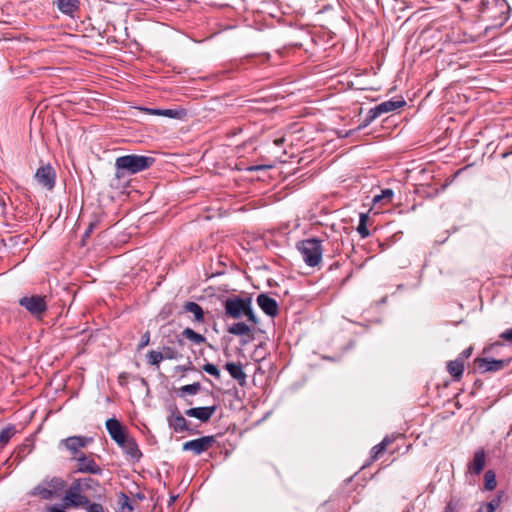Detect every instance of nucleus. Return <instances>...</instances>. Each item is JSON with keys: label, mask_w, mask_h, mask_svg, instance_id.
<instances>
[{"label": "nucleus", "mask_w": 512, "mask_h": 512, "mask_svg": "<svg viewBox=\"0 0 512 512\" xmlns=\"http://www.w3.org/2000/svg\"><path fill=\"white\" fill-rule=\"evenodd\" d=\"M106 429L110 437L122 448L130 460L138 462L141 459L142 452L136 440L129 435L127 429L119 420L115 418L108 419L106 421Z\"/></svg>", "instance_id": "f257e3e1"}, {"label": "nucleus", "mask_w": 512, "mask_h": 512, "mask_svg": "<svg viewBox=\"0 0 512 512\" xmlns=\"http://www.w3.org/2000/svg\"><path fill=\"white\" fill-rule=\"evenodd\" d=\"M155 163V158L144 155L129 154L116 158L115 177L120 180L126 175H133L149 169Z\"/></svg>", "instance_id": "f03ea898"}, {"label": "nucleus", "mask_w": 512, "mask_h": 512, "mask_svg": "<svg viewBox=\"0 0 512 512\" xmlns=\"http://www.w3.org/2000/svg\"><path fill=\"white\" fill-rule=\"evenodd\" d=\"M225 313L228 317L233 319H240L243 316L247 318V321L253 325L258 324V318L252 309V300L250 297L242 298L234 296L228 298L224 303Z\"/></svg>", "instance_id": "7ed1b4c3"}, {"label": "nucleus", "mask_w": 512, "mask_h": 512, "mask_svg": "<svg viewBox=\"0 0 512 512\" xmlns=\"http://www.w3.org/2000/svg\"><path fill=\"white\" fill-rule=\"evenodd\" d=\"M297 250L303 261L310 267L317 266L322 260V241L317 238H308L297 242Z\"/></svg>", "instance_id": "20e7f679"}, {"label": "nucleus", "mask_w": 512, "mask_h": 512, "mask_svg": "<svg viewBox=\"0 0 512 512\" xmlns=\"http://www.w3.org/2000/svg\"><path fill=\"white\" fill-rule=\"evenodd\" d=\"M19 305L25 308L35 319L42 320L48 309V297L46 295L29 294L19 299Z\"/></svg>", "instance_id": "39448f33"}, {"label": "nucleus", "mask_w": 512, "mask_h": 512, "mask_svg": "<svg viewBox=\"0 0 512 512\" xmlns=\"http://www.w3.org/2000/svg\"><path fill=\"white\" fill-rule=\"evenodd\" d=\"M66 486V482L60 477L43 480L39 485L31 491L32 496H38L48 500L61 492Z\"/></svg>", "instance_id": "423d86ee"}, {"label": "nucleus", "mask_w": 512, "mask_h": 512, "mask_svg": "<svg viewBox=\"0 0 512 512\" xmlns=\"http://www.w3.org/2000/svg\"><path fill=\"white\" fill-rule=\"evenodd\" d=\"M63 508H83L88 504L89 498L74 481L70 484L63 497Z\"/></svg>", "instance_id": "0eeeda50"}, {"label": "nucleus", "mask_w": 512, "mask_h": 512, "mask_svg": "<svg viewBox=\"0 0 512 512\" xmlns=\"http://www.w3.org/2000/svg\"><path fill=\"white\" fill-rule=\"evenodd\" d=\"M214 443V436H203L201 438L185 442L182 446V449L184 451H192L195 455H200L201 453L210 449Z\"/></svg>", "instance_id": "6e6552de"}, {"label": "nucleus", "mask_w": 512, "mask_h": 512, "mask_svg": "<svg viewBox=\"0 0 512 512\" xmlns=\"http://www.w3.org/2000/svg\"><path fill=\"white\" fill-rule=\"evenodd\" d=\"M35 179L44 188L48 190L53 189L56 181L54 168L49 164L39 167L35 173Z\"/></svg>", "instance_id": "1a4fd4ad"}, {"label": "nucleus", "mask_w": 512, "mask_h": 512, "mask_svg": "<svg viewBox=\"0 0 512 512\" xmlns=\"http://www.w3.org/2000/svg\"><path fill=\"white\" fill-rule=\"evenodd\" d=\"M75 460L77 461V472L95 475H99L102 473V468L95 462V460L91 456H86L81 453L78 457H75Z\"/></svg>", "instance_id": "9d476101"}, {"label": "nucleus", "mask_w": 512, "mask_h": 512, "mask_svg": "<svg viewBox=\"0 0 512 512\" xmlns=\"http://www.w3.org/2000/svg\"><path fill=\"white\" fill-rule=\"evenodd\" d=\"M90 442H92V438L84 436H71L62 440V444L72 453L74 459L78 457L77 454L80 453V450L85 448Z\"/></svg>", "instance_id": "9b49d317"}, {"label": "nucleus", "mask_w": 512, "mask_h": 512, "mask_svg": "<svg viewBox=\"0 0 512 512\" xmlns=\"http://www.w3.org/2000/svg\"><path fill=\"white\" fill-rule=\"evenodd\" d=\"M257 304L266 315L272 318L276 317L279 313L278 303L274 298L268 296L267 294L258 295Z\"/></svg>", "instance_id": "f8f14e48"}, {"label": "nucleus", "mask_w": 512, "mask_h": 512, "mask_svg": "<svg viewBox=\"0 0 512 512\" xmlns=\"http://www.w3.org/2000/svg\"><path fill=\"white\" fill-rule=\"evenodd\" d=\"M169 426L175 432H184L189 430V425L184 416L180 413L177 407L171 409V413L167 418Z\"/></svg>", "instance_id": "ddd939ff"}, {"label": "nucleus", "mask_w": 512, "mask_h": 512, "mask_svg": "<svg viewBox=\"0 0 512 512\" xmlns=\"http://www.w3.org/2000/svg\"><path fill=\"white\" fill-rule=\"evenodd\" d=\"M475 365L480 372H495L503 369L506 366L504 360L476 358Z\"/></svg>", "instance_id": "4468645a"}, {"label": "nucleus", "mask_w": 512, "mask_h": 512, "mask_svg": "<svg viewBox=\"0 0 512 512\" xmlns=\"http://www.w3.org/2000/svg\"><path fill=\"white\" fill-rule=\"evenodd\" d=\"M216 409V406L190 408L185 411V415L197 418L201 422L206 423L211 419Z\"/></svg>", "instance_id": "2eb2a0df"}, {"label": "nucleus", "mask_w": 512, "mask_h": 512, "mask_svg": "<svg viewBox=\"0 0 512 512\" xmlns=\"http://www.w3.org/2000/svg\"><path fill=\"white\" fill-rule=\"evenodd\" d=\"M486 456L483 449H479L474 453L473 460L469 463V472L479 475L485 467Z\"/></svg>", "instance_id": "dca6fc26"}, {"label": "nucleus", "mask_w": 512, "mask_h": 512, "mask_svg": "<svg viewBox=\"0 0 512 512\" xmlns=\"http://www.w3.org/2000/svg\"><path fill=\"white\" fill-rule=\"evenodd\" d=\"M225 369L229 372L233 379L238 381L241 386L245 384L247 376L241 363L228 362L225 365Z\"/></svg>", "instance_id": "f3484780"}, {"label": "nucleus", "mask_w": 512, "mask_h": 512, "mask_svg": "<svg viewBox=\"0 0 512 512\" xmlns=\"http://www.w3.org/2000/svg\"><path fill=\"white\" fill-rule=\"evenodd\" d=\"M405 105H406L405 100L400 98V99H391V100L384 101V102L378 104L376 107L379 110V112L381 113V115H383L385 113L396 111L397 109H399Z\"/></svg>", "instance_id": "a211bd4d"}, {"label": "nucleus", "mask_w": 512, "mask_h": 512, "mask_svg": "<svg viewBox=\"0 0 512 512\" xmlns=\"http://www.w3.org/2000/svg\"><path fill=\"white\" fill-rule=\"evenodd\" d=\"M447 370L454 380H460L464 371V361L462 358H457L447 363Z\"/></svg>", "instance_id": "6ab92c4d"}, {"label": "nucleus", "mask_w": 512, "mask_h": 512, "mask_svg": "<svg viewBox=\"0 0 512 512\" xmlns=\"http://www.w3.org/2000/svg\"><path fill=\"white\" fill-rule=\"evenodd\" d=\"M183 309L185 312L192 313L195 321L199 323L204 322V311L199 304L188 301L183 305Z\"/></svg>", "instance_id": "aec40b11"}, {"label": "nucleus", "mask_w": 512, "mask_h": 512, "mask_svg": "<svg viewBox=\"0 0 512 512\" xmlns=\"http://www.w3.org/2000/svg\"><path fill=\"white\" fill-rule=\"evenodd\" d=\"M227 331L235 336H250L252 334L251 327L245 322L233 323L228 327Z\"/></svg>", "instance_id": "412c9836"}, {"label": "nucleus", "mask_w": 512, "mask_h": 512, "mask_svg": "<svg viewBox=\"0 0 512 512\" xmlns=\"http://www.w3.org/2000/svg\"><path fill=\"white\" fill-rule=\"evenodd\" d=\"M59 11L63 14L72 15L79 7L78 0H56Z\"/></svg>", "instance_id": "4be33fe9"}, {"label": "nucleus", "mask_w": 512, "mask_h": 512, "mask_svg": "<svg viewBox=\"0 0 512 512\" xmlns=\"http://www.w3.org/2000/svg\"><path fill=\"white\" fill-rule=\"evenodd\" d=\"M74 482L84 493L90 490L95 491L99 487V482L91 477L78 478Z\"/></svg>", "instance_id": "5701e85b"}, {"label": "nucleus", "mask_w": 512, "mask_h": 512, "mask_svg": "<svg viewBox=\"0 0 512 512\" xmlns=\"http://www.w3.org/2000/svg\"><path fill=\"white\" fill-rule=\"evenodd\" d=\"M380 116H381V113L379 112V110L377 109L376 106L371 108L368 111L366 117L361 122V124L356 128V130L360 131V130L366 128L367 126H369L374 120H376Z\"/></svg>", "instance_id": "b1692460"}, {"label": "nucleus", "mask_w": 512, "mask_h": 512, "mask_svg": "<svg viewBox=\"0 0 512 512\" xmlns=\"http://www.w3.org/2000/svg\"><path fill=\"white\" fill-rule=\"evenodd\" d=\"M368 219H369V217H368V215L366 213H361L360 214L359 224H358V227H357V232L359 233V235L363 239L367 238L370 235V232H369L368 227H367Z\"/></svg>", "instance_id": "393cba45"}, {"label": "nucleus", "mask_w": 512, "mask_h": 512, "mask_svg": "<svg viewBox=\"0 0 512 512\" xmlns=\"http://www.w3.org/2000/svg\"><path fill=\"white\" fill-rule=\"evenodd\" d=\"M182 335H183L186 339H188V340H190V341L194 342L195 344H201V343L205 342V337H204L203 335L199 334V333H196V332H195L193 329H191V328H185V329L183 330V332H182Z\"/></svg>", "instance_id": "a878e982"}, {"label": "nucleus", "mask_w": 512, "mask_h": 512, "mask_svg": "<svg viewBox=\"0 0 512 512\" xmlns=\"http://www.w3.org/2000/svg\"><path fill=\"white\" fill-rule=\"evenodd\" d=\"M484 486L488 491H492L497 486L496 474L492 470L486 471L484 475Z\"/></svg>", "instance_id": "bb28decb"}, {"label": "nucleus", "mask_w": 512, "mask_h": 512, "mask_svg": "<svg viewBox=\"0 0 512 512\" xmlns=\"http://www.w3.org/2000/svg\"><path fill=\"white\" fill-rule=\"evenodd\" d=\"M16 430L14 426H9L0 432V449L3 448L14 436Z\"/></svg>", "instance_id": "cd10ccee"}, {"label": "nucleus", "mask_w": 512, "mask_h": 512, "mask_svg": "<svg viewBox=\"0 0 512 512\" xmlns=\"http://www.w3.org/2000/svg\"><path fill=\"white\" fill-rule=\"evenodd\" d=\"M186 115L184 109H162L161 116H165L172 119H181Z\"/></svg>", "instance_id": "c85d7f7f"}, {"label": "nucleus", "mask_w": 512, "mask_h": 512, "mask_svg": "<svg viewBox=\"0 0 512 512\" xmlns=\"http://www.w3.org/2000/svg\"><path fill=\"white\" fill-rule=\"evenodd\" d=\"M394 196V192L392 189H384L382 190L381 194L375 195L373 198L374 203H378L382 200H385L386 202H390Z\"/></svg>", "instance_id": "c756f323"}, {"label": "nucleus", "mask_w": 512, "mask_h": 512, "mask_svg": "<svg viewBox=\"0 0 512 512\" xmlns=\"http://www.w3.org/2000/svg\"><path fill=\"white\" fill-rule=\"evenodd\" d=\"M501 496H496L493 500L486 503L484 505V510L480 509L479 512H495V510L500 506Z\"/></svg>", "instance_id": "7c9ffc66"}, {"label": "nucleus", "mask_w": 512, "mask_h": 512, "mask_svg": "<svg viewBox=\"0 0 512 512\" xmlns=\"http://www.w3.org/2000/svg\"><path fill=\"white\" fill-rule=\"evenodd\" d=\"M200 389H201L200 383L196 382V383H193V384L182 386L180 388V392L182 394L195 395L196 393H198L200 391Z\"/></svg>", "instance_id": "2f4dec72"}, {"label": "nucleus", "mask_w": 512, "mask_h": 512, "mask_svg": "<svg viewBox=\"0 0 512 512\" xmlns=\"http://www.w3.org/2000/svg\"><path fill=\"white\" fill-rule=\"evenodd\" d=\"M147 358L151 365H158L163 360L162 353L155 350L150 351Z\"/></svg>", "instance_id": "473e14b6"}, {"label": "nucleus", "mask_w": 512, "mask_h": 512, "mask_svg": "<svg viewBox=\"0 0 512 512\" xmlns=\"http://www.w3.org/2000/svg\"><path fill=\"white\" fill-rule=\"evenodd\" d=\"M203 370H204L206 373H208V374H210V375L214 376V377H215V378H217V379H219V378H220V376H221L219 369H218L214 364H211V363H207V364H205V365L203 366Z\"/></svg>", "instance_id": "72a5a7b5"}, {"label": "nucleus", "mask_w": 512, "mask_h": 512, "mask_svg": "<svg viewBox=\"0 0 512 512\" xmlns=\"http://www.w3.org/2000/svg\"><path fill=\"white\" fill-rule=\"evenodd\" d=\"M385 450L386 448L381 443L375 445L371 450V460H377L384 453Z\"/></svg>", "instance_id": "f704fd0d"}, {"label": "nucleus", "mask_w": 512, "mask_h": 512, "mask_svg": "<svg viewBox=\"0 0 512 512\" xmlns=\"http://www.w3.org/2000/svg\"><path fill=\"white\" fill-rule=\"evenodd\" d=\"M460 502L458 499L452 498L448 501L443 512H458Z\"/></svg>", "instance_id": "c9c22d12"}, {"label": "nucleus", "mask_w": 512, "mask_h": 512, "mask_svg": "<svg viewBox=\"0 0 512 512\" xmlns=\"http://www.w3.org/2000/svg\"><path fill=\"white\" fill-rule=\"evenodd\" d=\"M87 512H105L104 507L100 503L90 502L83 507Z\"/></svg>", "instance_id": "e433bc0d"}, {"label": "nucleus", "mask_w": 512, "mask_h": 512, "mask_svg": "<svg viewBox=\"0 0 512 512\" xmlns=\"http://www.w3.org/2000/svg\"><path fill=\"white\" fill-rule=\"evenodd\" d=\"M162 358L164 359H175L177 357V351L171 347H164L161 351Z\"/></svg>", "instance_id": "4c0bfd02"}, {"label": "nucleus", "mask_w": 512, "mask_h": 512, "mask_svg": "<svg viewBox=\"0 0 512 512\" xmlns=\"http://www.w3.org/2000/svg\"><path fill=\"white\" fill-rule=\"evenodd\" d=\"M98 225V220H94L92 222L89 223L87 229L85 230L84 234H83V237H82V241L84 242L87 238L90 237V235L92 234V232L94 231L95 227Z\"/></svg>", "instance_id": "58836bf2"}, {"label": "nucleus", "mask_w": 512, "mask_h": 512, "mask_svg": "<svg viewBox=\"0 0 512 512\" xmlns=\"http://www.w3.org/2000/svg\"><path fill=\"white\" fill-rule=\"evenodd\" d=\"M120 505L123 511L125 510V508H127L129 511H132L133 509L132 506L130 505L129 497L125 494H121Z\"/></svg>", "instance_id": "ea45409f"}, {"label": "nucleus", "mask_w": 512, "mask_h": 512, "mask_svg": "<svg viewBox=\"0 0 512 512\" xmlns=\"http://www.w3.org/2000/svg\"><path fill=\"white\" fill-rule=\"evenodd\" d=\"M150 342V333L149 331L145 332L143 335H142V338H141V341L138 345V349H143L144 347H146Z\"/></svg>", "instance_id": "a19ab883"}, {"label": "nucleus", "mask_w": 512, "mask_h": 512, "mask_svg": "<svg viewBox=\"0 0 512 512\" xmlns=\"http://www.w3.org/2000/svg\"><path fill=\"white\" fill-rule=\"evenodd\" d=\"M359 130H356V129H351V130H348V131H344V130H338L337 131V136L339 138H346V137H349L351 135H353L355 132H358Z\"/></svg>", "instance_id": "79ce46f5"}, {"label": "nucleus", "mask_w": 512, "mask_h": 512, "mask_svg": "<svg viewBox=\"0 0 512 512\" xmlns=\"http://www.w3.org/2000/svg\"><path fill=\"white\" fill-rule=\"evenodd\" d=\"M500 338L512 343V327L510 329H507L506 331L502 332L500 334Z\"/></svg>", "instance_id": "37998d69"}, {"label": "nucleus", "mask_w": 512, "mask_h": 512, "mask_svg": "<svg viewBox=\"0 0 512 512\" xmlns=\"http://www.w3.org/2000/svg\"><path fill=\"white\" fill-rule=\"evenodd\" d=\"M141 111H144L145 113L147 114H150V115H156V116H161V111L162 109H154V108H140Z\"/></svg>", "instance_id": "c03bdc74"}, {"label": "nucleus", "mask_w": 512, "mask_h": 512, "mask_svg": "<svg viewBox=\"0 0 512 512\" xmlns=\"http://www.w3.org/2000/svg\"><path fill=\"white\" fill-rule=\"evenodd\" d=\"M394 441L393 437L386 436L380 443L387 448L388 445H390Z\"/></svg>", "instance_id": "a18cd8bd"}, {"label": "nucleus", "mask_w": 512, "mask_h": 512, "mask_svg": "<svg viewBox=\"0 0 512 512\" xmlns=\"http://www.w3.org/2000/svg\"><path fill=\"white\" fill-rule=\"evenodd\" d=\"M471 353H472V348L465 349V350L461 353V356H460L459 358H462V359H463V361H464L465 359H467V358H469V357H470Z\"/></svg>", "instance_id": "49530a36"}, {"label": "nucleus", "mask_w": 512, "mask_h": 512, "mask_svg": "<svg viewBox=\"0 0 512 512\" xmlns=\"http://www.w3.org/2000/svg\"><path fill=\"white\" fill-rule=\"evenodd\" d=\"M66 508H59V507H52L50 508L49 512H66L65 511Z\"/></svg>", "instance_id": "de8ad7c7"}, {"label": "nucleus", "mask_w": 512, "mask_h": 512, "mask_svg": "<svg viewBox=\"0 0 512 512\" xmlns=\"http://www.w3.org/2000/svg\"><path fill=\"white\" fill-rule=\"evenodd\" d=\"M264 168H265V166L257 165V166L251 167V168H250V170H255V171H257V170H261V169H264Z\"/></svg>", "instance_id": "09e8293b"}, {"label": "nucleus", "mask_w": 512, "mask_h": 512, "mask_svg": "<svg viewBox=\"0 0 512 512\" xmlns=\"http://www.w3.org/2000/svg\"><path fill=\"white\" fill-rule=\"evenodd\" d=\"M4 208H5V201L0 198V209L4 210Z\"/></svg>", "instance_id": "8fccbe9b"}, {"label": "nucleus", "mask_w": 512, "mask_h": 512, "mask_svg": "<svg viewBox=\"0 0 512 512\" xmlns=\"http://www.w3.org/2000/svg\"><path fill=\"white\" fill-rule=\"evenodd\" d=\"M223 273V271L217 269L214 273L211 274V276L221 275Z\"/></svg>", "instance_id": "3c124183"}, {"label": "nucleus", "mask_w": 512, "mask_h": 512, "mask_svg": "<svg viewBox=\"0 0 512 512\" xmlns=\"http://www.w3.org/2000/svg\"><path fill=\"white\" fill-rule=\"evenodd\" d=\"M217 265H226L220 258L217 261Z\"/></svg>", "instance_id": "603ef678"}, {"label": "nucleus", "mask_w": 512, "mask_h": 512, "mask_svg": "<svg viewBox=\"0 0 512 512\" xmlns=\"http://www.w3.org/2000/svg\"><path fill=\"white\" fill-rule=\"evenodd\" d=\"M178 369H180L181 371H186L187 370V368L184 367V366H179Z\"/></svg>", "instance_id": "864d4df0"}, {"label": "nucleus", "mask_w": 512, "mask_h": 512, "mask_svg": "<svg viewBox=\"0 0 512 512\" xmlns=\"http://www.w3.org/2000/svg\"><path fill=\"white\" fill-rule=\"evenodd\" d=\"M511 153H512V152H506V153H504V154H503V157L505 158V157H507V156H508L509 154H511Z\"/></svg>", "instance_id": "5fc2aeb1"}, {"label": "nucleus", "mask_w": 512, "mask_h": 512, "mask_svg": "<svg viewBox=\"0 0 512 512\" xmlns=\"http://www.w3.org/2000/svg\"><path fill=\"white\" fill-rule=\"evenodd\" d=\"M348 278H349V276H347V277L343 280L342 285H345V282H346V280H347Z\"/></svg>", "instance_id": "6e6d98bb"}, {"label": "nucleus", "mask_w": 512, "mask_h": 512, "mask_svg": "<svg viewBox=\"0 0 512 512\" xmlns=\"http://www.w3.org/2000/svg\"><path fill=\"white\" fill-rule=\"evenodd\" d=\"M481 4L483 5V7H486V3H485V1H483V0H482V1H481Z\"/></svg>", "instance_id": "4d7b16f0"}, {"label": "nucleus", "mask_w": 512, "mask_h": 512, "mask_svg": "<svg viewBox=\"0 0 512 512\" xmlns=\"http://www.w3.org/2000/svg\"><path fill=\"white\" fill-rule=\"evenodd\" d=\"M481 4L483 5V7H486V3H485V1H483V0H482V1H481Z\"/></svg>", "instance_id": "13d9d810"}, {"label": "nucleus", "mask_w": 512, "mask_h": 512, "mask_svg": "<svg viewBox=\"0 0 512 512\" xmlns=\"http://www.w3.org/2000/svg\"><path fill=\"white\" fill-rule=\"evenodd\" d=\"M228 284H223L221 288H227Z\"/></svg>", "instance_id": "bf43d9fd"}]
</instances>
